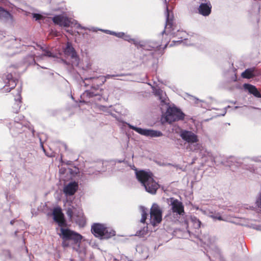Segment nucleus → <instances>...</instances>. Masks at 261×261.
<instances>
[{
  "instance_id": "7",
  "label": "nucleus",
  "mask_w": 261,
  "mask_h": 261,
  "mask_svg": "<svg viewBox=\"0 0 261 261\" xmlns=\"http://www.w3.org/2000/svg\"><path fill=\"white\" fill-rule=\"evenodd\" d=\"M66 214L71 221H74L80 226H85L86 219L80 207L70 204L66 209Z\"/></svg>"
},
{
  "instance_id": "3",
  "label": "nucleus",
  "mask_w": 261,
  "mask_h": 261,
  "mask_svg": "<svg viewBox=\"0 0 261 261\" xmlns=\"http://www.w3.org/2000/svg\"><path fill=\"white\" fill-rule=\"evenodd\" d=\"M179 136L182 139L188 143L186 148L191 151L198 152L201 154L206 153L209 155L210 153L207 152L203 147L202 144L198 142L199 139L196 134L192 131L181 129L179 133Z\"/></svg>"
},
{
  "instance_id": "23",
  "label": "nucleus",
  "mask_w": 261,
  "mask_h": 261,
  "mask_svg": "<svg viewBox=\"0 0 261 261\" xmlns=\"http://www.w3.org/2000/svg\"><path fill=\"white\" fill-rule=\"evenodd\" d=\"M201 222L195 217H191L190 221L188 222V225L193 227L195 229H198L200 227Z\"/></svg>"
},
{
  "instance_id": "39",
  "label": "nucleus",
  "mask_w": 261,
  "mask_h": 261,
  "mask_svg": "<svg viewBox=\"0 0 261 261\" xmlns=\"http://www.w3.org/2000/svg\"><path fill=\"white\" fill-rule=\"evenodd\" d=\"M256 6H257V7L258 10H259L260 9L259 7H258L257 5Z\"/></svg>"
},
{
  "instance_id": "36",
  "label": "nucleus",
  "mask_w": 261,
  "mask_h": 261,
  "mask_svg": "<svg viewBox=\"0 0 261 261\" xmlns=\"http://www.w3.org/2000/svg\"><path fill=\"white\" fill-rule=\"evenodd\" d=\"M226 109H227V108H225L224 109H223L222 110L223 113L221 114L218 115V116H224L226 113Z\"/></svg>"
},
{
  "instance_id": "18",
  "label": "nucleus",
  "mask_w": 261,
  "mask_h": 261,
  "mask_svg": "<svg viewBox=\"0 0 261 261\" xmlns=\"http://www.w3.org/2000/svg\"><path fill=\"white\" fill-rule=\"evenodd\" d=\"M0 19L5 22L12 21V16L11 14L1 7H0Z\"/></svg>"
},
{
  "instance_id": "31",
  "label": "nucleus",
  "mask_w": 261,
  "mask_h": 261,
  "mask_svg": "<svg viewBox=\"0 0 261 261\" xmlns=\"http://www.w3.org/2000/svg\"><path fill=\"white\" fill-rule=\"evenodd\" d=\"M256 203L257 206L261 208V192L259 194L258 197L256 199Z\"/></svg>"
},
{
  "instance_id": "1",
  "label": "nucleus",
  "mask_w": 261,
  "mask_h": 261,
  "mask_svg": "<svg viewBox=\"0 0 261 261\" xmlns=\"http://www.w3.org/2000/svg\"><path fill=\"white\" fill-rule=\"evenodd\" d=\"M53 215L54 221L61 227L60 235L63 240L62 246L64 247H71L74 250H77L80 248L82 236L74 231L64 227L66 224L60 207L54 208Z\"/></svg>"
},
{
  "instance_id": "35",
  "label": "nucleus",
  "mask_w": 261,
  "mask_h": 261,
  "mask_svg": "<svg viewBox=\"0 0 261 261\" xmlns=\"http://www.w3.org/2000/svg\"><path fill=\"white\" fill-rule=\"evenodd\" d=\"M186 34V33L183 31H178V33L175 35L176 36H182L180 38H182V36H184Z\"/></svg>"
},
{
  "instance_id": "14",
  "label": "nucleus",
  "mask_w": 261,
  "mask_h": 261,
  "mask_svg": "<svg viewBox=\"0 0 261 261\" xmlns=\"http://www.w3.org/2000/svg\"><path fill=\"white\" fill-rule=\"evenodd\" d=\"M166 24L165 26V30L162 32L163 34L167 33V34L170 35H174V34L172 32L171 30V28L172 26V21L173 18V14L172 12H170L168 7L166 6Z\"/></svg>"
},
{
  "instance_id": "40",
  "label": "nucleus",
  "mask_w": 261,
  "mask_h": 261,
  "mask_svg": "<svg viewBox=\"0 0 261 261\" xmlns=\"http://www.w3.org/2000/svg\"><path fill=\"white\" fill-rule=\"evenodd\" d=\"M239 107L238 106H236L234 107V109H238Z\"/></svg>"
},
{
  "instance_id": "11",
  "label": "nucleus",
  "mask_w": 261,
  "mask_h": 261,
  "mask_svg": "<svg viewBox=\"0 0 261 261\" xmlns=\"http://www.w3.org/2000/svg\"><path fill=\"white\" fill-rule=\"evenodd\" d=\"M150 222L153 225L160 223L162 220V211L159 206L153 203L150 208Z\"/></svg>"
},
{
  "instance_id": "22",
  "label": "nucleus",
  "mask_w": 261,
  "mask_h": 261,
  "mask_svg": "<svg viewBox=\"0 0 261 261\" xmlns=\"http://www.w3.org/2000/svg\"><path fill=\"white\" fill-rule=\"evenodd\" d=\"M205 214L208 217L213 218L214 220H222L223 219L221 217L220 213L214 211L213 210H207L205 211Z\"/></svg>"
},
{
  "instance_id": "17",
  "label": "nucleus",
  "mask_w": 261,
  "mask_h": 261,
  "mask_svg": "<svg viewBox=\"0 0 261 261\" xmlns=\"http://www.w3.org/2000/svg\"><path fill=\"white\" fill-rule=\"evenodd\" d=\"M259 74V72L255 67L250 68L246 69L241 75L245 79H251L254 76H257Z\"/></svg>"
},
{
  "instance_id": "37",
  "label": "nucleus",
  "mask_w": 261,
  "mask_h": 261,
  "mask_svg": "<svg viewBox=\"0 0 261 261\" xmlns=\"http://www.w3.org/2000/svg\"><path fill=\"white\" fill-rule=\"evenodd\" d=\"M6 254L7 255H8V258H10L11 257V255H10V252L9 251H6Z\"/></svg>"
},
{
  "instance_id": "8",
  "label": "nucleus",
  "mask_w": 261,
  "mask_h": 261,
  "mask_svg": "<svg viewBox=\"0 0 261 261\" xmlns=\"http://www.w3.org/2000/svg\"><path fill=\"white\" fill-rule=\"evenodd\" d=\"M53 22L61 27H75L79 29L81 27L80 24L75 20H71L64 15H56L53 17Z\"/></svg>"
},
{
  "instance_id": "9",
  "label": "nucleus",
  "mask_w": 261,
  "mask_h": 261,
  "mask_svg": "<svg viewBox=\"0 0 261 261\" xmlns=\"http://www.w3.org/2000/svg\"><path fill=\"white\" fill-rule=\"evenodd\" d=\"M127 126L129 128L134 130L139 134L146 136L149 137L151 138L154 137H159L163 136V133L159 130H155L151 129H144L140 127H138L130 124L129 123H127Z\"/></svg>"
},
{
  "instance_id": "29",
  "label": "nucleus",
  "mask_w": 261,
  "mask_h": 261,
  "mask_svg": "<svg viewBox=\"0 0 261 261\" xmlns=\"http://www.w3.org/2000/svg\"><path fill=\"white\" fill-rule=\"evenodd\" d=\"M128 74H117V75H115V74H107V75H106L105 76V80L102 82V83L103 84L107 80V79H110V78H112V77H115V76H125V75H127Z\"/></svg>"
},
{
  "instance_id": "19",
  "label": "nucleus",
  "mask_w": 261,
  "mask_h": 261,
  "mask_svg": "<svg viewBox=\"0 0 261 261\" xmlns=\"http://www.w3.org/2000/svg\"><path fill=\"white\" fill-rule=\"evenodd\" d=\"M25 128V126H24L21 122L15 120L13 123V125L10 127V129L11 132H14L16 133H20L21 132L24 130Z\"/></svg>"
},
{
  "instance_id": "30",
  "label": "nucleus",
  "mask_w": 261,
  "mask_h": 261,
  "mask_svg": "<svg viewBox=\"0 0 261 261\" xmlns=\"http://www.w3.org/2000/svg\"><path fill=\"white\" fill-rule=\"evenodd\" d=\"M79 29H83V30H88L92 31V32H97V31H99V30L100 29H98V28H95V27H92L91 28H86L85 27H83L82 26Z\"/></svg>"
},
{
  "instance_id": "16",
  "label": "nucleus",
  "mask_w": 261,
  "mask_h": 261,
  "mask_svg": "<svg viewBox=\"0 0 261 261\" xmlns=\"http://www.w3.org/2000/svg\"><path fill=\"white\" fill-rule=\"evenodd\" d=\"M5 83L6 85L4 87V90L7 92H10L11 90L14 88L16 85L15 81L13 79L11 74L7 75Z\"/></svg>"
},
{
  "instance_id": "32",
  "label": "nucleus",
  "mask_w": 261,
  "mask_h": 261,
  "mask_svg": "<svg viewBox=\"0 0 261 261\" xmlns=\"http://www.w3.org/2000/svg\"><path fill=\"white\" fill-rule=\"evenodd\" d=\"M190 100L194 101V102L196 104H198V102H203V100H200L194 96H191L190 97Z\"/></svg>"
},
{
  "instance_id": "33",
  "label": "nucleus",
  "mask_w": 261,
  "mask_h": 261,
  "mask_svg": "<svg viewBox=\"0 0 261 261\" xmlns=\"http://www.w3.org/2000/svg\"><path fill=\"white\" fill-rule=\"evenodd\" d=\"M33 16V18H35L36 20H40L43 18V16L37 13H34Z\"/></svg>"
},
{
  "instance_id": "6",
  "label": "nucleus",
  "mask_w": 261,
  "mask_h": 261,
  "mask_svg": "<svg viewBox=\"0 0 261 261\" xmlns=\"http://www.w3.org/2000/svg\"><path fill=\"white\" fill-rule=\"evenodd\" d=\"M93 235L100 239H108L116 234L115 231L106 224L94 223L91 226Z\"/></svg>"
},
{
  "instance_id": "34",
  "label": "nucleus",
  "mask_w": 261,
  "mask_h": 261,
  "mask_svg": "<svg viewBox=\"0 0 261 261\" xmlns=\"http://www.w3.org/2000/svg\"><path fill=\"white\" fill-rule=\"evenodd\" d=\"M86 94L87 95V96H88L89 97H93L94 96H96L97 95V94H94L92 92H89L88 91H87L86 92Z\"/></svg>"
},
{
  "instance_id": "2",
  "label": "nucleus",
  "mask_w": 261,
  "mask_h": 261,
  "mask_svg": "<svg viewBox=\"0 0 261 261\" xmlns=\"http://www.w3.org/2000/svg\"><path fill=\"white\" fill-rule=\"evenodd\" d=\"M153 93L160 100L161 109L163 107L167 109L165 114V119L167 122L172 123L174 121L183 120L185 114L176 107H170L168 106L169 99L165 92L158 87H152Z\"/></svg>"
},
{
  "instance_id": "28",
  "label": "nucleus",
  "mask_w": 261,
  "mask_h": 261,
  "mask_svg": "<svg viewBox=\"0 0 261 261\" xmlns=\"http://www.w3.org/2000/svg\"><path fill=\"white\" fill-rule=\"evenodd\" d=\"M37 46L40 47V48L44 51V54L43 55H42L40 56V58L42 59L43 56H47V57H55V56L49 51L44 50V49H43V48L42 47L40 46L39 45H37Z\"/></svg>"
},
{
  "instance_id": "41",
  "label": "nucleus",
  "mask_w": 261,
  "mask_h": 261,
  "mask_svg": "<svg viewBox=\"0 0 261 261\" xmlns=\"http://www.w3.org/2000/svg\"><path fill=\"white\" fill-rule=\"evenodd\" d=\"M122 162V161H121V160L118 161V162H119V163H121V162Z\"/></svg>"
},
{
  "instance_id": "38",
  "label": "nucleus",
  "mask_w": 261,
  "mask_h": 261,
  "mask_svg": "<svg viewBox=\"0 0 261 261\" xmlns=\"http://www.w3.org/2000/svg\"><path fill=\"white\" fill-rule=\"evenodd\" d=\"M133 169H134V170H135L136 172L137 171V172H138V171L137 170V169L135 168V167H134V168H133Z\"/></svg>"
},
{
  "instance_id": "20",
  "label": "nucleus",
  "mask_w": 261,
  "mask_h": 261,
  "mask_svg": "<svg viewBox=\"0 0 261 261\" xmlns=\"http://www.w3.org/2000/svg\"><path fill=\"white\" fill-rule=\"evenodd\" d=\"M244 86L246 89H247L250 93L255 97H261V94L255 86L249 84H245Z\"/></svg>"
},
{
  "instance_id": "24",
  "label": "nucleus",
  "mask_w": 261,
  "mask_h": 261,
  "mask_svg": "<svg viewBox=\"0 0 261 261\" xmlns=\"http://www.w3.org/2000/svg\"><path fill=\"white\" fill-rule=\"evenodd\" d=\"M67 57H70L72 66H77L79 65L80 63V58L75 50Z\"/></svg>"
},
{
  "instance_id": "12",
  "label": "nucleus",
  "mask_w": 261,
  "mask_h": 261,
  "mask_svg": "<svg viewBox=\"0 0 261 261\" xmlns=\"http://www.w3.org/2000/svg\"><path fill=\"white\" fill-rule=\"evenodd\" d=\"M202 241L208 247L206 249L207 252L214 255L217 258H220V250L214 244V241L212 239L208 236H206L202 239Z\"/></svg>"
},
{
  "instance_id": "26",
  "label": "nucleus",
  "mask_w": 261,
  "mask_h": 261,
  "mask_svg": "<svg viewBox=\"0 0 261 261\" xmlns=\"http://www.w3.org/2000/svg\"><path fill=\"white\" fill-rule=\"evenodd\" d=\"M140 209L141 210V213H141L142 218H141L140 221L141 223H144L145 222V220L146 219L147 213L146 212V210L144 207L141 206Z\"/></svg>"
},
{
  "instance_id": "43",
  "label": "nucleus",
  "mask_w": 261,
  "mask_h": 261,
  "mask_svg": "<svg viewBox=\"0 0 261 261\" xmlns=\"http://www.w3.org/2000/svg\"><path fill=\"white\" fill-rule=\"evenodd\" d=\"M164 1L165 2V4H166V2H167L166 0H164Z\"/></svg>"
},
{
  "instance_id": "25",
  "label": "nucleus",
  "mask_w": 261,
  "mask_h": 261,
  "mask_svg": "<svg viewBox=\"0 0 261 261\" xmlns=\"http://www.w3.org/2000/svg\"><path fill=\"white\" fill-rule=\"evenodd\" d=\"M75 50L72 44L70 42H67L65 47L64 48V53L66 56H68Z\"/></svg>"
},
{
  "instance_id": "15",
  "label": "nucleus",
  "mask_w": 261,
  "mask_h": 261,
  "mask_svg": "<svg viewBox=\"0 0 261 261\" xmlns=\"http://www.w3.org/2000/svg\"><path fill=\"white\" fill-rule=\"evenodd\" d=\"M77 182L75 181L70 182L64 187L63 192L66 195H73L77 191Z\"/></svg>"
},
{
  "instance_id": "4",
  "label": "nucleus",
  "mask_w": 261,
  "mask_h": 261,
  "mask_svg": "<svg viewBox=\"0 0 261 261\" xmlns=\"http://www.w3.org/2000/svg\"><path fill=\"white\" fill-rule=\"evenodd\" d=\"M136 177L147 192L152 194L156 193L159 185L153 179L152 174L151 172L144 170L137 171Z\"/></svg>"
},
{
  "instance_id": "10",
  "label": "nucleus",
  "mask_w": 261,
  "mask_h": 261,
  "mask_svg": "<svg viewBox=\"0 0 261 261\" xmlns=\"http://www.w3.org/2000/svg\"><path fill=\"white\" fill-rule=\"evenodd\" d=\"M168 204L171 212L176 216H184L185 214L184 206L181 202L174 198L168 199Z\"/></svg>"
},
{
  "instance_id": "44",
  "label": "nucleus",
  "mask_w": 261,
  "mask_h": 261,
  "mask_svg": "<svg viewBox=\"0 0 261 261\" xmlns=\"http://www.w3.org/2000/svg\"><path fill=\"white\" fill-rule=\"evenodd\" d=\"M195 160H196V159H194V160L193 162H192V164H193V163L194 162V161H195Z\"/></svg>"
},
{
  "instance_id": "13",
  "label": "nucleus",
  "mask_w": 261,
  "mask_h": 261,
  "mask_svg": "<svg viewBox=\"0 0 261 261\" xmlns=\"http://www.w3.org/2000/svg\"><path fill=\"white\" fill-rule=\"evenodd\" d=\"M199 4L197 9L199 14L203 16H208L212 11V5L210 0H197Z\"/></svg>"
},
{
  "instance_id": "21",
  "label": "nucleus",
  "mask_w": 261,
  "mask_h": 261,
  "mask_svg": "<svg viewBox=\"0 0 261 261\" xmlns=\"http://www.w3.org/2000/svg\"><path fill=\"white\" fill-rule=\"evenodd\" d=\"M20 90H18L17 95L15 97V103L13 107V111L14 113H17L20 108L21 103V96H20Z\"/></svg>"
},
{
  "instance_id": "5",
  "label": "nucleus",
  "mask_w": 261,
  "mask_h": 261,
  "mask_svg": "<svg viewBox=\"0 0 261 261\" xmlns=\"http://www.w3.org/2000/svg\"><path fill=\"white\" fill-rule=\"evenodd\" d=\"M100 31L106 33V34L114 35L119 38H122L125 41L133 43L137 48L142 47L145 49L151 50L152 49L158 48L160 46L159 44H154L153 43H150V44H145L143 41L137 39L132 38L129 35L123 32H115L108 30L99 29Z\"/></svg>"
},
{
  "instance_id": "27",
  "label": "nucleus",
  "mask_w": 261,
  "mask_h": 261,
  "mask_svg": "<svg viewBox=\"0 0 261 261\" xmlns=\"http://www.w3.org/2000/svg\"><path fill=\"white\" fill-rule=\"evenodd\" d=\"M176 43L177 44H178V43H183L184 44H185L186 45H192L193 43H188V40L187 39H184V40H173L172 41V43H171L170 44V46H172L173 45H175Z\"/></svg>"
},
{
  "instance_id": "42",
  "label": "nucleus",
  "mask_w": 261,
  "mask_h": 261,
  "mask_svg": "<svg viewBox=\"0 0 261 261\" xmlns=\"http://www.w3.org/2000/svg\"><path fill=\"white\" fill-rule=\"evenodd\" d=\"M95 79V77H90V79Z\"/></svg>"
}]
</instances>
